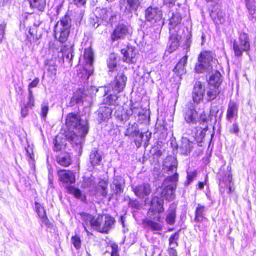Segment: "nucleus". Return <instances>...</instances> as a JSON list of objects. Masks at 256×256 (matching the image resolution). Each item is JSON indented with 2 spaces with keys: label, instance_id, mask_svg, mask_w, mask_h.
Instances as JSON below:
<instances>
[{
  "label": "nucleus",
  "instance_id": "72a5a7b5",
  "mask_svg": "<svg viewBox=\"0 0 256 256\" xmlns=\"http://www.w3.org/2000/svg\"><path fill=\"white\" fill-rule=\"evenodd\" d=\"M140 133V130L138 124L134 123V124H129L124 134V136L128 137L134 138L135 136H138Z\"/></svg>",
  "mask_w": 256,
  "mask_h": 256
},
{
  "label": "nucleus",
  "instance_id": "412c9836",
  "mask_svg": "<svg viewBox=\"0 0 256 256\" xmlns=\"http://www.w3.org/2000/svg\"><path fill=\"white\" fill-rule=\"evenodd\" d=\"M188 56H184L178 63L174 70V72L181 78V76L186 74V66L188 63Z\"/></svg>",
  "mask_w": 256,
  "mask_h": 256
},
{
  "label": "nucleus",
  "instance_id": "c85d7f7f",
  "mask_svg": "<svg viewBox=\"0 0 256 256\" xmlns=\"http://www.w3.org/2000/svg\"><path fill=\"white\" fill-rule=\"evenodd\" d=\"M84 96L85 94L84 88H79L74 94V95L72 98L71 102L73 104L82 103Z\"/></svg>",
  "mask_w": 256,
  "mask_h": 256
},
{
  "label": "nucleus",
  "instance_id": "aec40b11",
  "mask_svg": "<svg viewBox=\"0 0 256 256\" xmlns=\"http://www.w3.org/2000/svg\"><path fill=\"white\" fill-rule=\"evenodd\" d=\"M181 36H178L177 33L173 34L170 38L168 42V48L167 52L171 54L176 50L180 46V42L181 40Z\"/></svg>",
  "mask_w": 256,
  "mask_h": 256
},
{
  "label": "nucleus",
  "instance_id": "4c0bfd02",
  "mask_svg": "<svg viewBox=\"0 0 256 256\" xmlns=\"http://www.w3.org/2000/svg\"><path fill=\"white\" fill-rule=\"evenodd\" d=\"M211 16L216 24H222L225 22L224 14L220 10L213 11L211 14Z\"/></svg>",
  "mask_w": 256,
  "mask_h": 256
},
{
  "label": "nucleus",
  "instance_id": "338daca9",
  "mask_svg": "<svg viewBox=\"0 0 256 256\" xmlns=\"http://www.w3.org/2000/svg\"><path fill=\"white\" fill-rule=\"evenodd\" d=\"M34 32H35V30L34 28H30L28 32L30 35V37L28 36V40L30 42H32V38L33 40H36L38 39L37 38H35Z\"/></svg>",
  "mask_w": 256,
  "mask_h": 256
},
{
  "label": "nucleus",
  "instance_id": "79ce46f5",
  "mask_svg": "<svg viewBox=\"0 0 256 256\" xmlns=\"http://www.w3.org/2000/svg\"><path fill=\"white\" fill-rule=\"evenodd\" d=\"M238 108L236 105L234 103H230L229 106L227 111V118L228 120H232L234 116V114L237 113Z\"/></svg>",
  "mask_w": 256,
  "mask_h": 256
},
{
  "label": "nucleus",
  "instance_id": "de8ad7c7",
  "mask_svg": "<svg viewBox=\"0 0 256 256\" xmlns=\"http://www.w3.org/2000/svg\"><path fill=\"white\" fill-rule=\"evenodd\" d=\"M220 94V91L216 89L213 88L207 92V100L211 102L216 98L217 96Z\"/></svg>",
  "mask_w": 256,
  "mask_h": 256
},
{
  "label": "nucleus",
  "instance_id": "774afa93",
  "mask_svg": "<svg viewBox=\"0 0 256 256\" xmlns=\"http://www.w3.org/2000/svg\"><path fill=\"white\" fill-rule=\"evenodd\" d=\"M48 70L53 76H56V74L57 69L56 66L55 65L50 66Z\"/></svg>",
  "mask_w": 256,
  "mask_h": 256
},
{
  "label": "nucleus",
  "instance_id": "37998d69",
  "mask_svg": "<svg viewBox=\"0 0 256 256\" xmlns=\"http://www.w3.org/2000/svg\"><path fill=\"white\" fill-rule=\"evenodd\" d=\"M182 20V17L180 13L176 12L172 13V16L170 20V24L174 27L180 24Z\"/></svg>",
  "mask_w": 256,
  "mask_h": 256
},
{
  "label": "nucleus",
  "instance_id": "5701e85b",
  "mask_svg": "<svg viewBox=\"0 0 256 256\" xmlns=\"http://www.w3.org/2000/svg\"><path fill=\"white\" fill-rule=\"evenodd\" d=\"M56 160L58 164L64 167H68L72 163L71 156L68 152L62 153L57 156Z\"/></svg>",
  "mask_w": 256,
  "mask_h": 256
},
{
  "label": "nucleus",
  "instance_id": "b1692460",
  "mask_svg": "<svg viewBox=\"0 0 256 256\" xmlns=\"http://www.w3.org/2000/svg\"><path fill=\"white\" fill-rule=\"evenodd\" d=\"M176 205L172 204L170 206L167 212L166 222L170 226H173L176 222Z\"/></svg>",
  "mask_w": 256,
  "mask_h": 256
},
{
  "label": "nucleus",
  "instance_id": "a211bd4d",
  "mask_svg": "<svg viewBox=\"0 0 256 256\" xmlns=\"http://www.w3.org/2000/svg\"><path fill=\"white\" fill-rule=\"evenodd\" d=\"M60 180L66 184H73L76 182L74 173L69 170H60L58 172Z\"/></svg>",
  "mask_w": 256,
  "mask_h": 256
},
{
  "label": "nucleus",
  "instance_id": "39448f33",
  "mask_svg": "<svg viewBox=\"0 0 256 256\" xmlns=\"http://www.w3.org/2000/svg\"><path fill=\"white\" fill-rule=\"evenodd\" d=\"M178 178V175L176 173L173 176L167 178L164 180V184L168 185L162 190V196L168 201H172L175 198V190Z\"/></svg>",
  "mask_w": 256,
  "mask_h": 256
},
{
  "label": "nucleus",
  "instance_id": "9d476101",
  "mask_svg": "<svg viewBox=\"0 0 256 256\" xmlns=\"http://www.w3.org/2000/svg\"><path fill=\"white\" fill-rule=\"evenodd\" d=\"M184 116L186 122L188 124H196L198 120V113L192 104L187 105L184 108Z\"/></svg>",
  "mask_w": 256,
  "mask_h": 256
},
{
  "label": "nucleus",
  "instance_id": "473e14b6",
  "mask_svg": "<svg viewBox=\"0 0 256 256\" xmlns=\"http://www.w3.org/2000/svg\"><path fill=\"white\" fill-rule=\"evenodd\" d=\"M90 157V162L93 166L99 165L102 160V156L98 153L96 148H94L92 150Z\"/></svg>",
  "mask_w": 256,
  "mask_h": 256
},
{
  "label": "nucleus",
  "instance_id": "423d86ee",
  "mask_svg": "<svg viewBox=\"0 0 256 256\" xmlns=\"http://www.w3.org/2000/svg\"><path fill=\"white\" fill-rule=\"evenodd\" d=\"M125 186V180L121 176H115L112 184H110V188L112 194H110L108 200L110 201L113 196L116 195V196H120L123 194Z\"/></svg>",
  "mask_w": 256,
  "mask_h": 256
},
{
  "label": "nucleus",
  "instance_id": "393cba45",
  "mask_svg": "<svg viewBox=\"0 0 256 256\" xmlns=\"http://www.w3.org/2000/svg\"><path fill=\"white\" fill-rule=\"evenodd\" d=\"M238 42L243 48V50L248 52L250 50V46L248 36L246 33L241 34L240 36Z\"/></svg>",
  "mask_w": 256,
  "mask_h": 256
},
{
  "label": "nucleus",
  "instance_id": "f8f14e48",
  "mask_svg": "<svg viewBox=\"0 0 256 256\" xmlns=\"http://www.w3.org/2000/svg\"><path fill=\"white\" fill-rule=\"evenodd\" d=\"M100 18L106 22L112 25L117 21L118 15L111 8H102L99 10Z\"/></svg>",
  "mask_w": 256,
  "mask_h": 256
},
{
  "label": "nucleus",
  "instance_id": "6e6d98bb",
  "mask_svg": "<svg viewBox=\"0 0 256 256\" xmlns=\"http://www.w3.org/2000/svg\"><path fill=\"white\" fill-rule=\"evenodd\" d=\"M40 219L42 222L48 228H50L51 224L46 216V212L45 210H44L42 216V218Z\"/></svg>",
  "mask_w": 256,
  "mask_h": 256
},
{
  "label": "nucleus",
  "instance_id": "e2e57ef3",
  "mask_svg": "<svg viewBox=\"0 0 256 256\" xmlns=\"http://www.w3.org/2000/svg\"><path fill=\"white\" fill-rule=\"evenodd\" d=\"M108 66L110 69V70L112 72L114 68L116 67V62L114 60H112L111 59L108 62Z\"/></svg>",
  "mask_w": 256,
  "mask_h": 256
},
{
  "label": "nucleus",
  "instance_id": "7ed1b4c3",
  "mask_svg": "<svg viewBox=\"0 0 256 256\" xmlns=\"http://www.w3.org/2000/svg\"><path fill=\"white\" fill-rule=\"evenodd\" d=\"M71 26V19L70 16H66L58 22L54 26L56 39L62 44L65 43L68 38Z\"/></svg>",
  "mask_w": 256,
  "mask_h": 256
},
{
  "label": "nucleus",
  "instance_id": "2eb2a0df",
  "mask_svg": "<svg viewBox=\"0 0 256 256\" xmlns=\"http://www.w3.org/2000/svg\"><path fill=\"white\" fill-rule=\"evenodd\" d=\"M134 142L138 148H140L144 142V146L146 148L149 145V142L152 138V133L147 132L146 133H139L138 136H135Z\"/></svg>",
  "mask_w": 256,
  "mask_h": 256
},
{
  "label": "nucleus",
  "instance_id": "6ab92c4d",
  "mask_svg": "<svg viewBox=\"0 0 256 256\" xmlns=\"http://www.w3.org/2000/svg\"><path fill=\"white\" fill-rule=\"evenodd\" d=\"M132 48H127L122 50V53L124 56V60L128 63L134 64L136 62V54Z\"/></svg>",
  "mask_w": 256,
  "mask_h": 256
},
{
  "label": "nucleus",
  "instance_id": "69168bd1",
  "mask_svg": "<svg viewBox=\"0 0 256 256\" xmlns=\"http://www.w3.org/2000/svg\"><path fill=\"white\" fill-rule=\"evenodd\" d=\"M40 82V80L38 78H35L29 85L28 90L32 88H36L38 86Z\"/></svg>",
  "mask_w": 256,
  "mask_h": 256
},
{
  "label": "nucleus",
  "instance_id": "864d4df0",
  "mask_svg": "<svg viewBox=\"0 0 256 256\" xmlns=\"http://www.w3.org/2000/svg\"><path fill=\"white\" fill-rule=\"evenodd\" d=\"M82 185L84 188H94L95 182L92 178H86L84 180Z\"/></svg>",
  "mask_w": 256,
  "mask_h": 256
},
{
  "label": "nucleus",
  "instance_id": "2f4dec72",
  "mask_svg": "<svg viewBox=\"0 0 256 256\" xmlns=\"http://www.w3.org/2000/svg\"><path fill=\"white\" fill-rule=\"evenodd\" d=\"M136 108L138 110H136V113L134 115L135 116L136 114L138 115V121L142 123L149 122L150 120V112Z\"/></svg>",
  "mask_w": 256,
  "mask_h": 256
},
{
  "label": "nucleus",
  "instance_id": "ea45409f",
  "mask_svg": "<svg viewBox=\"0 0 256 256\" xmlns=\"http://www.w3.org/2000/svg\"><path fill=\"white\" fill-rule=\"evenodd\" d=\"M110 94L106 98H105L103 100V105L104 106H116L118 105L117 102V100H118V97L116 94Z\"/></svg>",
  "mask_w": 256,
  "mask_h": 256
},
{
  "label": "nucleus",
  "instance_id": "4be33fe9",
  "mask_svg": "<svg viewBox=\"0 0 256 256\" xmlns=\"http://www.w3.org/2000/svg\"><path fill=\"white\" fill-rule=\"evenodd\" d=\"M112 112L111 108L102 106L98 110V120L100 122L108 120L112 116Z\"/></svg>",
  "mask_w": 256,
  "mask_h": 256
},
{
  "label": "nucleus",
  "instance_id": "1a4fd4ad",
  "mask_svg": "<svg viewBox=\"0 0 256 256\" xmlns=\"http://www.w3.org/2000/svg\"><path fill=\"white\" fill-rule=\"evenodd\" d=\"M122 8L124 9L125 14L132 17L133 13H136L141 6V0H123Z\"/></svg>",
  "mask_w": 256,
  "mask_h": 256
},
{
  "label": "nucleus",
  "instance_id": "c756f323",
  "mask_svg": "<svg viewBox=\"0 0 256 256\" xmlns=\"http://www.w3.org/2000/svg\"><path fill=\"white\" fill-rule=\"evenodd\" d=\"M30 7L39 12H43L46 6V0H29Z\"/></svg>",
  "mask_w": 256,
  "mask_h": 256
},
{
  "label": "nucleus",
  "instance_id": "13d9d810",
  "mask_svg": "<svg viewBox=\"0 0 256 256\" xmlns=\"http://www.w3.org/2000/svg\"><path fill=\"white\" fill-rule=\"evenodd\" d=\"M100 192L101 195L104 198H106L108 196H110L108 195L107 184H106V186L100 185Z\"/></svg>",
  "mask_w": 256,
  "mask_h": 256
},
{
  "label": "nucleus",
  "instance_id": "0e129e2a",
  "mask_svg": "<svg viewBox=\"0 0 256 256\" xmlns=\"http://www.w3.org/2000/svg\"><path fill=\"white\" fill-rule=\"evenodd\" d=\"M35 204H36V212H37L38 216H40V218H41L42 216L44 210H45L43 208H40V204L39 203L36 202Z\"/></svg>",
  "mask_w": 256,
  "mask_h": 256
},
{
  "label": "nucleus",
  "instance_id": "4468645a",
  "mask_svg": "<svg viewBox=\"0 0 256 256\" xmlns=\"http://www.w3.org/2000/svg\"><path fill=\"white\" fill-rule=\"evenodd\" d=\"M136 110L138 109L132 106L129 110H118L115 112V116L118 120L124 124L129 120L130 116L135 114Z\"/></svg>",
  "mask_w": 256,
  "mask_h": 256
},
{
  "label": "nucleus",
  "instance_id": "3c124183",
  "mask_svg": "<svg viewBox=\"0 0 256 256\" xmlns=\"http://www.w3.org/2000/svg\"><path fill=\"white\" fill-rule=\"evenodd\" d=\"M72 242L76 250H80L81 248L82 242L80 236H72Z\"/></svg>",
  "mask_w": 256,
  "mask_h": 256
},
{
  "label": "nucleus",
  "instance_id": "052dcab7",
  "mask_svg": "<svg viewBox=\"0 0 256 256\" xmlns=\"http://www.w3.org/2000/svg\"><path fill=\"white\" fill-rule=\"evenodd\" d=\"M28 106L26 105H24L23 107L22 108L21 114L22 116L24 118L26 117L28 114Z\"/></svg>",
  "mask_w": 256,
  "mask_h": 256
},
{
  "label": "nucleus",
  "instance_id": "49530a36",
  "mask_svg": "<svg viewBox=\"0 0 256 256\" xmlns=\"http://www.w3.org/2000/svg\"><path fill=\"white\" fill-rule=\"evenodd\" d=\"M62 54L64 60L70 62L74 57L72 54V46H70V49L68 50V51L65 50V46L62 49Z\"/></svg>",
  "mask_w": 256,
  "mask_h": 256
},
{
  "label": "nucleus",
  "instance_id": "f03ea898",
  "mask_svg": "<svg viewBox=\"0 0 256 256\" xmlns=\"http://www.w3.org/2000/svg\"><path fill=\"white\" fill-rule=\"evenodd\" d=\"M164 200L162 198L156 196L154 197L151 201L150 208L148 213V216L151 220L146 218L142 220L145 226L153 231H160L162 228L160 224L152 220L161 222V216L160 214L164 212Z\"/></svg>",
  "mask_w": 256,
  "mask_h": 256
},
{
  "label": "nucleus",
  "instance_id": "f257e3e1",
  "mask_svg": "<svg viewBox=\"0 0 256 256\" xmlns=\"http://www.w3.org/2000/svg\"><path fill=\"white\" fill-rule=\"evenodd\" d=\"M66 124L69 130L66 133V140L76 150L81 152L89 131L88 122L82 120L79 114L70 113L66 118Z\"/></svg>",
  "mask_w": 256,
  "mask_h": 256
},
{
  "label": "nucleus",
  "instance_id": "c03bdc74",
  "mask_svg": "<svg viewBox=\"0 0 256 256\" xmlns=\"http://www.w3.org/2000/svg\"><path fill=\"white\" fill-rule=\"evenodd\" d=\"M212 69V68L209 67L206 64L199 60L198 62L196 64L195 68V70L196 72L198 74H202L204 72H205L210 71Z\"/></svg>",
  "mask_w": 256,
  "mask_h": 256
},
{
  "label": "nucleus",
  "instance_id": "bb28decb",
  "mask_svg": "<svg viewBox=\"0 0 256 256\" xmlns=\"http://www.w3.org/2000/svg\"><path fill=\"white\" fill-rule=\"evenodd\" d=\"M66 189L68 194L74 195L76 198L80 200L82 202H86V196L82 194V192L78 188L69 186L66 188Z\"/></svg>",
  "mask_w": 256,
  "mask_h": 256
},
{
  "label": "nucleus",
  "instance_id": "e433bc0d",
  "mask_svg": "<svg viewBox=\"0 0 256 256\" xmlns=\"http://www.w3.org/2000/svg\"><path fill=\"white\" fill-rule=\"evenodd\" d=\"M198 60L206 64L209 67L212 68V62L213 57L210 52H202L198 57Z\"/></svg>",
  "mask_w": 256,
  "mask_h": 256
},
{
  "label": "nucleus",
  "instance_id": "20e7f679",
  "mask_svg": "<svg viewBox=\"0 0 256 256\" xmlns=\"http://www.w3.org/2000/svg\"><path fill=\"white\" fill-rule=\"evenodd\" d=\"M88 220L90 221V226L94 230L104 234L108 233L116 222L114 218L109 215L105 216L104 226H102L104 220L102 216H98L96 218L89 215L88 216Z\"/></svg>",
  "mask_w": 256,
  "mask_h": 256
},
{
  "label": "nucleus",
  "instance_id": "c9c22d12",
  "mask_svg": "<svg viewBox=\"0 0 256 256\" xmlns=\"http://www.w3.org/2000/svg\"><path fill=\"white\" fill-rule=\"evenodd\" d=\"M206 208L204 206L200 204H198L196 211V216L194 220L196 222H201L204 218V214Z\"/></svg>",
  "mask_w": 256,
  "mask_h": 256
},
{
  "label": "nucleus",
  "instance_id": "f3484780",
  "mask_svg": "<svg viewBox=\"0 0 256 256\" xmlns=\"http://www.w3.org/2000/svg\"><path fill=\"white\" fill-rule=\"evenodd\" d=\"M194 143L186 138H182L179 146V152L182 155L188 156L194 148Z\"/></svg>",
  "mask_w": 256,
  "mask_h": 256
},
{
  "label": "nucleus",
  "instance_id": "a19ab883",
  "mask_svg": "<svg viewBox=\"0 0 256 256\" xmlns=\"http://www.w3.org/2000/svg\"><path fill=\"white\" fill-rule=\"evenodd\" d=\"M84 58L88 66L92 68V65L94 62V53L90 49L86 50L84 54Z\"/></svg>",
  "mask_w": 256,
  "mask_h": 256
},
{
  "label": "nucleus",
  "instance_id": "f704fd0d",
  "mask_svg": "<svg viewBox=\"0 0 256 256\" xmlns=\"http://www.w3.org/2000/svg\"><path fill=\"white\" fill-rule=\"evenodd\" d=\"M246 8L250 13V19L252 20L256 18V6L254 0H244Z\"/></svg>",
  "mask_w": 256,
  "mask_h": 256
},
{
  "label": "nucleus",
  "instance_id": "cd10ccee",
  "mask_svg": "<svg viewBox=\"0 0 256 256\" xmlns=\"http://www.w3.org/2000/svg\"><path fill=\"white\" fill-rule=\"evenodd\" d=\"M222 82V76L219 72L216 71L210 76L208 83L215 88H218Z\"/></svg>",
  "mask_w": 256,
  "mask_h": 256
},
{
  "label": "nucleus",
  "instance_id": "bf43d9fd",
  "mask_svg": "<svg viewBox=\"0 0 256 256\" xmlns=\"http://www.w3.org/2000/svg\"><path fill=\"white\" fill-rule=\"evenodd\" d=\"M90 24L95 29L98 28L101 24L100 23V20L98 18H96L95 19H90Z\"/></svg>",
  "mask_w": 256,
  "mask_h": 256
},
{
  "label": "nucleus",
  "instance_id": "9b49d317",
  "mask_svg": "<svg viewBox=\"0 0 256 256\" xmlns=\"http://www.w3.org/2000/svg\"><path fill=\"white\" fill-rule=\"evenodd\" d=\"M205 91L204 85L200 82H196L192 95L193 101L195 104H198L203 100Z\"/></svg>",
  "mask_w": 256,
  "mask_h": 256
},
{
  "label": "nucleus",
  "instance_id": "4d7b16f0",
  "mask_svg": "<svg viewBox=\"0 0 256 256\" xmlns=\"http://www.w3.org/2000/svg\"><path fill=\"white\" fill-rule=\"evenodd\" d=\"M48 111H49V107L48 105H42V106L41 116L43 119L46 120Z\"/></svg>",
  "mask_w": 256,
  "mask_h": 256
},
{
  "label": "nucleus",
  "instance_id": "8fccbe9b",
  "mask_svg": "<svg viewBox=\"0 0 256 256\" xmlns=\"http://www.w3.org/2000/svg\"><path fill=\"white\" fill-rule=\"evenodd\" d=\"M196 176H197V172L196 170H194V172H187V181L186 182V185L188 186L191 183H192V182L194 180L196 177Z\"/></svg>",
  "mask_w": 256,
  "mask_h": 256
},
{
  "label": "nucleus",
  "instance_id": "a18cd8bd",
  "mask_svg": "<svg viewBox=\"0 0 256 256\" xmlns=\"http://www.w3.org/2000/svg\"><path fill=\"white\" fill-rule=\"evenodd\" d=\"M243 48L241 47L240 44L238 41L234 40L233 42V50L234 52V55L237 58H242L243 55V52H246L243 50Z\"/></svg>",
  "mask_w": 256,
  "mask_h": 256
},
{
  "label": "nucleus",
  "instance_id": "603ef678",
  "mask_svg": "<svg viewBox=\"0 0 256 256\" xmlns=\"http://www.w3.org/2000/svg\"><path fill=\"white\" fill-rule=\"evenodd\" d=\"M28 93V102L27 104L26 105L30 108H32V107L34 106V98L33 96V92L32 90H29Z\"/></svg>",
  "mask_w": 256,
  "mask_h": 256
},
{
  "label": "nucleus",
  "instance_id": "6e6552de",
  "mask_svg": "<svg viewBox=\"0 0 256 256\" xmlns=\"http://www.w3.org/2000/svg\"><path fill=\"white\" fill-rule=\"evenodd\" d=\"M127 78L124 74H119L115 78L114 80L110 84V88L115 94H118L122 92L126 84Z\"/></svg>",
  "mask_w": 256,
  "mask_h": 256
},
{
  "label": "nucleus",
  "instance_id": "58836bf2",
  "mask_svg": "<svg viewBox=\"0 0 256 256\" xmlns=\"http://www.w3.org/2000/svg\"><path fill=\"white\" fill-rule=\"evenodd\" d=\"M54 150L56 152H60L65 150L66 146V140L58 138L57 136L54 138Z\"/></svg>",
  "mask_w": 256,
  "mask_h": 256
},
{
  "label": "nucleus",
  "instance_id": "7c9ffc66",
  "mask_svg": "<svg viewBox=\"0 0 256 256\" xmlns=\"http://www.w3.org/2000/svg\"><path fill=\"white\" fill-rule=\"evenodd\" d=\"M178 162L172 156L168 157L164 162V166L170 172H174L176 170Z\"/></svg>",
  "mask_w": 256,
  "mask_h": 256
},
{
  "label": "nucleus",
  "instance_id": "a878e982",
  "mask_svg": "<svg viewBox=\"0 0 256 256\" xmlns=\"http://www.w3.org/2000/svg\"><path fill=\"white\" fill-rule=\"evenodd\" d=\"M93 68H89V70L86 68L80 69L78 72V76L80 81L82 83L86 82L89 79L90 76L93 74Z\"/></svg>",
  "mask_w": 256,
  "mask_h": 256
},
{
  "label": "nucleus",
  "instance_id": "09e8293b",
  "mask_svg": "<svg viewBox=\"0 0 256 256\" xmlns=\"http://www.w3.org/2000/svg\"><path fill=\"white\" fill-rule=\"evenodd\" d=\"M179 238L180 234L178 232H176L174 234H172L169 239V243L170 246H172V247L178 246V244L177 242V241L179 239Z\"/></svg>",
  "mask_w": 256,
  "mask_h": 256
},
{
  "label": "nucleus",
  "instance_id": "0eeeda50",
  "mask_svg": "<svg viewBox=\"0 0 256 256\" xmlns=\"http://www.w3.org/2000/svg\"><path fill=\"white\" fill-rule=\"evenodd\" d=\"M162 18V12L158 8L149 7L145 11L146 20L152 24L160 22Z\"/></svg>",
  "mask_w": 256,
  "mask_h": 256
},
{
  "label": "nucleus",
  "instance_id": "680f3d73",
  "mask_svg": "<svg viewBox=\"0 0 256 256\" xmlns=\"http://www.w3.org/2000/svg\"><path fill=\"white\" fill-rule=\"evenodd\" d=\"M219 112L218 108V106H213L212 108L210 111V114L212 116L217 117L218 114Z\"/></svg>",
  "mask_w": 256,
  "mask_h": 256
},
{
  "label": "nucleus",
  "instance_id": "ddd939ff",
  "mask_svg": "<svg viewBox=\"0 0 256 256\" xmlns=\"http://www.w3.org/2000/svg\"><path fill=\"white\" fill-rule=\"evenodd\" d=\"M129 34L128 27L124 24H120L116 27L111 35L112 42L124 40Z\"/></svg>",
  "mask_w": 256,
  "mask_h": 256
},
{
  "label": "nucleus",
  "instance_id": "dca6fc26",
  "mask_svg": "<svg viewBox=\"0 0 256 256\" xmlns=\"http://www.w3.org/2000/svg\"><path fill=\"white\" fill-rule=\"evenodd\" d=\"M132 188L135 194L140 198L148 196L152 192L151 186L149 184H144Z\"/></svg>",
  "mask_w": 256,
  "mask_h": 256
},
{
  "label": "nucleus",
  "instance_id": "5fc2aeb1",
  "mask_svg": "<svg viewBox=\"0 0 256 256\" xmlns=\"http://www.w3.org/2000/svg\"><path fill=\"white\" fill-rule=\"evenodd\" d=\"M6 27V24L5 22L0 24V44L2 42L3 38H4Z\"/></svg>",
  "mask_w": 256,
  "mask_h": 256
}]
</instances>
